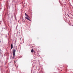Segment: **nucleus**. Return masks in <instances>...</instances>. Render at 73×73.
<instances>
[{"label":"nucleus","mask_w":73,"mask_h":73,"mask_svg":"<svg viewBox=\"0 0 73 73\" xmlns=\"http://www.w3.org/2000/svg\"><path fill=\"white\" fill-rule=\"evenodd\" d=\"M25 15L26 16H27V17H25V19H27V20H29L30 21H31V20H30L28 18V17H29V16H28V15H27L26 13H25Z\"/></svg>","instance_id":"1"},{"label":"nucleus","mask_w":73,"mask_h":73,"mask_svg":"<svg viewBox=\"0 0 73 73\" xmlns=\"http://www.w3.org/2000/svg\"><path fill=\"white\" fill-rule=\"evenodd\" d=\"M13 57H15V54H16V50H13Z\"/></svg>","instance_id":"2"},{"label":"nucleus","mask_w":73,"mask_h":73,"mask_svg":"<svg viewBox=\"0 0 73 73\" xmlns=\"http://www.w3.org/2000/svg\"><path fill=\"white\" fill-rule=\"evenodd\" d=\"M13 48V44H12L11 45V49H12Z\"/></svg>","instance_id":"3"},{"label":"nucleus","mask_w":73,"mask_h":73,"mask_svg":"<svg viewBox=\"0 0 73 73\" xmlns=\"http://www.w3.org/2000/svg\"><path fill=\"white\" fill-rule=\"evenodd\" d=\"M31 52L33 53L34 52V50H33V49L32 48L31 50Z\"/></svg>","instance_id":"4"}]
</instances>
